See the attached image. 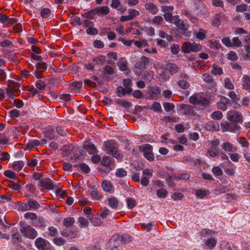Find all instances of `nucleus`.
<instances>
[{
	"label": "nucleus",
	"mask_w": 250,
	"mask_h": 250,
	"mask_svg": "<svg viewBox=\"0 0 250 250\" xmlns=\"http://www.w3.org/2000/svg\"><path fill=\"white\" fill-rule=\"evenodd\" d=\"M170 51L172 54L177 55L179 52V47L178 44H172L170 47Z\"/></svg>",
	"instance_id": "nucleus-51"
},
{
	"label": "nucleus",
	"mask_w": 250,
	"mask_h": 250,
	"mask_svg": "<svg viewBox=\"0 0 250 250\" xmlns=\"http://www.w3.org/2000/svg\"><path fill=\"white\" fill-rule=\"evenodd\" d=\"M24 166V163L22 161H15L12 164V167L15 171H20Z\"/></svg>",
	"instance_id": "nucleus-23"
},
{
	"label": "nucleus",
	"mask_w": 250,
	"mask_h": 250,
	"mask_svg": "<svg viewBox=\"0 0 250 250\" xmlns=\"http://www.w3.org/2000/svg\"><path fill=\"white\" fill-rule=\"evenodd\" d=\"M116 103L122 105L125 108L129 107L131 105V103L126 101V100H122L121 99H118L116 101Z\"/></svg>",
	"instance_id": "nucleus-42"
},
{
	"label": "nucleus",
	"mask_w": 250,
	"mask_h": 250,
	"mask_svg": "<svg viewBox=\"0 0 250 250\" xmlns=\"http://www.w3.org/2000/svg\"><path fill=\"white\" fill-rule=\"evenodd\" d=\"M232 45L233 46L236 47H241L243 44L241 41L238 38V37H234L232 39Z\"/></svg>",
	"instance_id": "nucleus-49"
},
{
	"label": "nucleus",
	"mask_w": 250,
	"mask_h": 250,
	"mask_svg": "<svg viewBox=\"0 0 250 250\" xmlns=\"http://www.w3.org/2000/svg\"><path fill=\"white\" fill-rule=\"evenodd\" d=\"M242 87L243 89L250 92V76L244 75L242 79Z\"/></svg>",
	"instance_id": "nucleus-16"
},
{
	"label": "nucleus",
	"mask_w": 250,
	"mask_h": 250,
	"mask_svg": "<svg viewBox=\"0 0 250 250\" xmlns=\"http://www.w3.org/2000/svg\"><path fill=\"white\" fill-rule=\"evenodd\" d=\"M125 190H128L130 188V184L128 182L120 180L118 183Z\"/></svg>",
	"instance_id": "nucleus-60"
},
{
	"label": "nucleus",
	"mask_w": 250,
	"mask_h": 250,
	"mask_svg": "<svg viewBox=\"0 0 250 250\" xmlns=\"http://www.w3.org/2000/svg\"><path fill=\"white\" fill-rule=\"evenodd\" d=\"M51 13V10L47 8H44L41 11V15L43 18H47L50 16Z\"/></svg>",
	"instance_id": "nucleus-38"
},
{
	"label": "nucleus",
	"mask_w": 250,
	"mask_h": 250,
	"mask_svg": "<svg viewBox=\"0 0 250 250\" xmlns=\"http://www.w3.org/2000/svg\"><path fill=\"white\" fill-rule=\"evenodd\" d=\"M163 105L165 109L168 112L172 110L174 108V105L170 103H164Z\"/></svg>",
	"instance_id": "nucleus-53"
},
{
	"label": "nucleus",
	"mask_w": 250,
	"mask_h": 250,
	"mask_svg": "<svg viewBox=\"0 0 250 250\" xmlns=\"http://www.w3.org/2000/svg\"><path fill=\"white\" fill-rule=\"evenodd\" d=\"M221 128L223 131L237 132L240 130V125L232 122L228 121L222 123Z\"/></svg>",
	"instance_id": "nucleus-4"
},
{
	"label": "nucleus",
	"mask_w": 250,
	"mask_h": 250,
	"mask_svg": "<svg viewBox=\"0 0 250 250\" xmlns=\"http://www.w3.org/2000/svg\"><path fill=\"white\" fill-rule=\"evenodd\" d=\"M211 117L214 120H220L222 118L223 114L219 111H216L211 113Z\"/></svg>",
	"instance_id": "nucleus-44"
},
{
	"label": "nucleus",
	"mask_w": 250,
	"mask_h": 250,
	"mask_svg": "<svg viewBox=\"0 0 250 250\" xmlns=\"http://www.w3.org/2000/svg\"><path fill=\"white\" fill-rule=\"evenodd\" d=\"M35 86L36 87H32L29 89V91L32 94V96L40 93L42 90H44L45 88L46 84L43 81L38 80L36 82Z\"/></svg>",
	"instance_id": "nucleus-8"
},
{
	"label": "nucleus",
	"mask_w": 250,
	"mask_h": 250,
	"mask_svg": "<svg viewBox=\"0 0 250 250\" xmlns=\"http://www.w3.org/2000/svg\"><path fill=\"white\" fill-rule=\"evenodd\" d=\"M96 14L100 15H107L109 12V9L106 6H98L95 8Z\"/></svg>",
	"instance_id": "nucleus-20"
},
{
	"label": "nucleus",
	"mask_w": 250,
	"mask_h": 250,
	"mask_svg": "<svg viewBox=\"0 0 250 250\" xmlns=\"http://www.w3.org/2000/svg\"><path fill=\"white\" fill-rule=\"evenodd\" d=\"M132 239L131 236L126 234L119 236L118 237V239L120 240L121 242L124 243H129L132 240Z\"/></svg>",
	"instance_id": "nucleus-25"
},
{
	"label": "nucleus",
	"mask_w": 250,
	"mask_h": 250,
	"mask_svg": "<svg viewBox=\"0 0 250 250\" xmlns=\"http://www.w3.org/2000/svg\"><path fill=\"white\" fill-rule=\"evenodd\" d=\"M102 165L109 167L111 164V158L109 156H104L101 161Z\"/></svg>",
	"instance_id": "nucleus-35"
},
{
	"label": "nucleus",
	"mask_w": 250,
	"mask_h": 250,
	"mask_svg": "<svg viewBox=\"0 0 250 250\" xmlns=\"http://www.w3.org/2000/svg\"><path fill=\"white\" fill-rule=\"evenodd\" d=\"M106 152L116 159H121L122 156L118 151V144L114 140H110L104 143Z\"/></svg>",
	"instance_id": "nucleus-1"
},
{
	"label": "nucleus",
	"mask_w": 250,
	"mask_h": 250,
	"mask_svg": "<svg viewBox=\"0 0 250 250\" xmlns=\"http://www.w3.org/2000/svg\"><path fill=\"white\" fill-rule=\"evenodd\" d=\"M102 186L103 189L107 192H111L113 188V186H112L111 184L106 181H105L102 183Z\"/></svg>",
	"instance_id": "nucleus-26"
},
{
	"label": "nucleus",
	"mask_w": 250,
	"mask_h": 250,
	"mask_svg": "<svg viewBox=\"0 0 250 250\" xmlns=\"http://www.w3.org/2000/svg\"><path fill=\"white\" fill-rule=\"evenodd\" d=\"M199 30L200 31L195 33L194 35L197 39L203 40L206 38V32L201 28Z\"/></svg>",
	"instance_id": "nucleus-28"
},
{
	"label": "nucleus",
	"mask_w": 250,
	"mask_h": 250,
	"mask_svg": "<svg viewBox=\"0 0 250 250\" xmlns=\"http://www.w3.org/2000/svg\"><path fill=\"white\" fill-rule=\"evenodd\" d=\"M148 62V59L145 58L141 61L137 63V67L139 69H145L146 67V64Z\"/></svg>",
	"instance_id": "nucleus-32"
},
{
	"label": "nucleus",
	"mask_w": 250,
	"mask_h": 250,
	"mask_svg": "<svg viewBox=\"0 0 250 250\" xmlns=\"http://www.w3.org/2000/svg\"><path fill=\"white\" fill-rule=\"evenodd\" d=\"M181 109L184 115H191L193 116L196 115L195 111L190 105L182 104L181 105Z\"/></svg>",
	"instance_id": "nucleus-11"
},
{
	"label": "nucleus",
	"mask_w": 250,
	"mask_h": 250,
	"mask_svg": "<svg viewBox=\"0 0 250 250\" xmlns=\"http://www.w3.org/2000/svg\"><path fill=\"white\" fill-rule=\"evenodd\" d=\"M151 109L154 111L160 112L162 110L161 104L158 102H155L152 105Z\"/></svg>",
	"instance_id": "nucleus-62"
},
{
	"label": "nucleus",
	"mask_w": 250,
	"mask_h": 250,
	"mask_svg": "<svg viewBox=\"0 0 250 250\" xmlns=\"http://www.w3.org/2000/svg\"><path fill=\"white\" fill-rule=\"evenodd\" d=\"M178 85L183 89H187L189 87L188 83L185 80H180L178 82Z\"/></svg>",
	"instance_id": "nucleus-61"
},
{
	"label": "nucleus",
	"mask_w": 250,
	"mask_h": 250,
	"mask_svg": "<svg viewBox=\"0 0 250 250\" xmlns=\"http://www.w3.org/2000/svg\"><path fill=\"white\" fill-rule=\"evenodd\" d=\"M184 195L179 192H176L171 194V198L176 201L182 199Z\"/></svg>",
	"instance_id": "nucleus-55"
},
{
	"label": "nucleus",
	"mask_w": 250,
	"mask_h": 250,
	"mask_svg": "<svg viewBox=\"0 0 250 250\" xmlns=\"http://www.w3.org/2000/svg\"><path fill=\"white\" fill-rule=\"evenodd\" d=\"M166 70L171 75L179 72L180 68L176 64L173 63H168L166 65Z\"/></svg>",
	"instance_id": "nucleus-13"
},
{
	"label": "nucleus",
	"mask_w": 250,
	"mask_h": 250,
	"mask_svg": "<svg viewBox=\"0 0 250 250\" xmlns=\"http://www.w3.org/2000/svg\"><path fill=\"white\" fill-rule=\"evenodd\" d=\"M78 221L82 227H87L89 224L88 220L83 217H79Z\"/></svg>",
	"instance_id": "nucleus-59"
},
{
	"label": "nucleus",
	"mask_w": 250,
	"mask_h": 250,
	"mask_svg": "<svg viewBox=\"0 0 250 250\" xmlns=\"http://www.w3.org/2000/svg\"><path fill=\"white\" fill-rule=\"evenodd\" d=\"M75 222L73 217H67L64 219L63 224L65 227V229L73 226V224Z\"/></svg>",
	"instance_id": "nucleus-24"
},
{
	"label": "nucleus",
	"mask_w": 250,
	"mask_h": 250,
	"mask_svg": "<svg viewBox=\"0 0 250 250\" xmlns=\"http://www.w3.org/2000/svg\"><path fill=\"white\" fill-rule=\"evenodd\" d=\"M115 175L118 177H124L127 175V171L123 168H118L116 170Z\"/></svg>",
	"instance_id": "nucleus-33"
},
{
	"label": "nucleus",
	"mask_w": 250,
	"mask_h": 250,
	"mask_svg": "<svg viewBox=\"0 0 250 250\" xmlns=\"http://www.w3.org/2000/svg\"><path fill=\"white\" fill-rule=\"evenodd\" d=\"M93 61L95 62L97 64H102L105 62V57L104 56L101 55L93 58Z\"/></svg>",
	"instance_id": "nucleus-37"
},
{
	"label": "nucleus",
	"mask_w": 250,
	"mask_h": 250,
	"mask_svg": "<svg viewBox=\"0 0 250 250\" xmlns=\"http://www.w3.org/2000/svg\"><path fill=\"white\" fill-rule=\"evenodd\" d=\"M127 62L124 58H121L118 62V65L120 70L125 71L127 69Z\"/></svg>",
	"instance_id": "nucleus-29"
},
{
	"label": "nucleus",
	"mask_w": 250,
	"mask_h": 250,
	"mask_svg": "<svg viewBox=\"0 0 250 250\" xmlns=\"http://www.w3.org/2000/svg\"><path fill=\"white\" fill-rule=\"evenodd\" d=\"M212 68L213 69V70L212 71V73L214 75H221L223 73V70L222 68L218 66L217 65L215 64H213L212 66Z\"/></svg>",
	"instance_id": "nucleus-40"
},
{
	"label": "nucleus",
	"mask_w": 250,
	"mask_h": 250,
	"mask_svg": "<svg viewBox=\"0 0 250 250\" xmlns=\"http://www.w3.org/2000/svg\"><path fill=\"white\" fill-rule=\"evenodd\" d=\"M221 151L218 147L216 146H211L208 150V153L211 158H216L219 156V151Z\"/></svg>",
	"instance_id": "nucleus-19"
},
{
	"label": "nucleus",
	"mask_w": 250,
	"mask_h": 250,
	"mask_svg": "<svg viewBox=\"0 0 250 250\" xmlns=\"http://www.w3.org/2000/svg\"><path fill=\"white\" fill-rule=\"evenodd\" d=\"M78 231L74 226L65 229V231L62 233V235L65 237L74 238L77 235Z\"/></svg>",
	"instance_id": "nucleus-10"
},
{
	"label": "nucleus",
	"mask_w": 250,
	"mask_h": 250,
	"mask_svg": "<svg viewBox=\"0 0 250 250\" xmlns=\"http://www.w3.org/2000/svg\"><path fill=\"white\" fill-rule=\"evenodd\" d=\"M142 151L144 153V156L149 161L154 160V155L152 152V147L150 144H146L143 145Z\"/></svg>",
	"instance_id": "nucleus-7"
},
{
	"label": "nucleus",
	"mask_w": 250,
	"mask_h": 250,
	"mask_svg": "<svg viewBox=\"0 0 250 250\" xmlns=\"http://www.w3.org/2000/svg\"><path fill=\"white\" fill-rule=\"evenodd\" d=\"M182 51L185 54L189 53L191 52H197L202 49V46L199 43L190 42H184L181 47Z\"/></svg>",
	"instance_id": "nucleus-2"
},
{
	"label": "nucleus",
	"mask_w": 250,
	"mask_h": 250,
	"mask_svg": "<svg viewBox=\"0 0 250 250\" xmlns=\"http://www.w3.org/2000/svg\"><path fill=\"white\" fill-rule=\"evenodd\" d=\"M174 23L177 26L180 30L183 31H187L189 27V25L185 22L183 20L179 18V16H175L174 17L173 21Z\"/></svg>",
	"instance_id": "nucleus-9"
},
{
	"label": "nucleus",
	"mask_w": 250,
	"mask_h": 250,
	"mask_svg": "<svg viewBox=\"0 0 250 250\" xmlns=\"http://www.w3.org/2000/svg\"><path fill=\"white\" fill-rule=\"evenodd\" d=\"M222 42L225 46L228 47H231L233 46L232 42L229 37H224L222 39Z\"/></svg>",
	"instance_id": "nucleus-41"
},
{
	"label": "nucleus",
	"mask_w": 250,
	"mask_h": 250,
	"mask_svg": "<svg viewBox=\"0 0 250 250\" xmlns=\"http://www.w3.org/2000/svg\"><path fill=\"white\" fill-rule=\"evenodd\" d=\"M156 194L159 198H165L167 197V192L164 188H161L157 190Z\"/></svg>",
	"instance_id": "nucleus-36"
},
{
	"label": "nucleus",
	"mask_w": 250,
	"mask_h": 250,
	"mask_svg": "<svg viewBox=\"0 0 250 250\" xmlns=\"http://www.w3.org/2000/svg\"><path fill=\"white\" fill-rule=\"evenodd\" d=\"M29 210H36L39 207L38 202L32 198H29L27 202Z\"/></svg>",
	"instance_id": "nucleus-21"
},
{
	"label": "nucleus",
	"mask_w": 250,
	"mask_h": 250,
	"mask_svg": "<svg viewBox=\"0 0 250 250\" xmlns=\"http://www.w3.org/2000/svg\"><path fill=\"white\" fill-rule=\"evenodd\" d=\"M40 186L44 187L47 189H54L56 187L52 183L51 180L49 178H45L42 180L40 182Z\"/></svg>",
	"instance_id": "nucleus-14"
},
{
	"label": "nucleus",
	"mask_w": 250,
	"mask_h": 250,
	"mask_svg": "<svg viewBox=\"0 0 250 250\" xmlns=\"http://www.w3.org/2000/svg\"><path fill=\"white\" fill-rule=\"evenodd\" d=\"M114 73V70L113 67L109 65H106L103 70V74L111 75Z\"/></svg>",
	"instance_id": "nucleus-43"
},
{
	"label": "nucleus",
	"mask_w": 250,
	"mask_h": 250,
	"mask_svg": "<svg viewBox=\"0 0 250 250\" xmlns=\"http://www.w3.org/2000/svg\"><path fill=\"white\" fill-rule=\"evenodd\" d=\"M132 91V89L124 88L122 86H119L117 88V94L120 97L125 96L126 94L131 95Z\"/></svg>",
	"instance_id": "nucleus-15"
},
{
	"label": "nucleus",
	"mask_w": 250,
	"mask_h": 250,
	"mask_svg": "<svg viewBox=\"0 0 250 250\" xmlns=\"http://www.w3.org/2000/svg\"><path fill=\"white\" fill-rule=\"evenodd\" d=\"M123 85L125 87V88H131V85L132 84V81L129 79H124L123 82Z\"/></svg>",
	"instance_id": "nucleus-63"
},
{
	"label": "nucleus",
	"mask_w": 250,
	"mask_h": 250,
	"mask_svg": "<svg viewBox=\"0 0 250 250\" xmlns=\"http://www.w3.org/2000/svg\"><path fill=\"white\" fill-rule=\"evenodd\" d=\"M202 78L206 83H212L213 82L212 76L208 73L204 74L202 76Z\"/></svg>",
	"instance_id": "nucleus-39"
},
{
	"label": "nucleus",
	"mask_w": 250,
	"mask_h": 250,
	"mask_svg": "<svg viewBox=\"0 0 250 250\" xmlns=\"http://www.w3.org/2000/svg\"><path fill=\"white\" fill-rule=\"evenodd\" d=\"M4 175L10 179H15L16 178V173L10 170H5L4 172Z\"/></svg>",
	"instance_id": "nucleus-48"
},
{
	"label": "nucleus",
	"mask_w": 250,
	"mask_h": 250,
	"mask_svg": "<svg viewBox=\"0 0 250 250\" xmlns=\"http://www.w3.org/2000/svg\"><path fill=\"white\" fill-rule=\"evenodd\" d=\"M146 9L152 14H156L158 12V7L152 2H147L145 4Z\"/></svg>",
	"instance_id": "nucleus-17"
},
{
	"label": "nucleus",
	"mask_w": 250,
	"mask_h": 250,
	"mask_svg": "<svg viewBox=\"0 0 250 250\" xmlns=\"http://www.w3.org/2000/svg\"><path fill=\"white\" fill-rule=\"evenodd\" d=\"M24 217L26 219H30L31 220H35L37 218V216L36 213L30 212L25 213L24 215Z\"/></svg>",
	"instance_id": "nucleus-58"
},
{
	"label": "nucleus",
	"mask_w": 250,
	"mask_h": 250,
	"mask_svg": "<svg viewBox=\"0 0 250 250\" xmlns=\"http://www.w3.org/2000/svg\"><path fill=\"white\" fill-rule=\"evenodd\" d=\"M126 202L127 207L129 208H132L136 205L135 200L132 198H127L126 199Z\"/></svg>",
	"instance_id": "nucleus-47"
},
{
	"label": "nucleus",
	"mask_w": 250,
	"mask_h": 250,
	"mask_svg": "<svg viewBox=\"0 0 250 250\" xmlns=\"http://www.w3.org/2000/svg\"><path fill=\"white\" fill-rule=\"evenodd\" d=\"M110 213L111 212L108 209L104 208L100 211L99 215L102 218L105 219Z\"/></svg>",
	"instance_id": "nucleus-46"
},
{
	"label": "nucleus",
	"mask_w": 250,
	"mask_h": 250,
	"mask_svg": "<svg viewBox=\"0 0 250 250\" xmlns=\"http://www.w3.org/2000/svg\"><path fill=\"white\" fill-rule=\"evenodd\" d=\"M108 205L113 208H116L118 206V202L115 197L109 198L108 199Z\"/></svg>",
	"instance_id": "nucleus-31"
},
{
	"label": "nucleus",
	"mask_w": 250,
	"mask_h": 250,
	"mask_svg": "<svg viewBox=\"0 0 250 250\" xmlns=\"http://www.w3.org/2000/svg\"><path fill=\"white\" fill-rule=\"evenodd\" d=\"M88 219L94 226L99 227L101 226L102 222L98 217L92 215L91 216H89Z\"/></svg>",
	"instance_id": "nucleus-22"
},
{
	"label": "nucleus",
	"mask_w": 250,
	"mask_h": 250,
	"mask_svg": "<svg viewBox=\"0 0 250 250\" xmlns=\"http://www.w3.org/2000/svg\"><path fill=\"white\" fill-rule=\"evenodd\" d=\"M93 46L97 48H102L104 47V44L101 40H95L93 42Z\"/></svg>",
	"instance_id": "nucleus-64"
},
{
	"label": "nucleus",
	"mask_w": 250,
	"mask_h": 250,
	"mask_svg": "<svg viewBox=\"0 0 250 250\" xmlns=\"http://www.w3.org/2000/svg\"><path fill=\"white\" fill-rule=\"evenodd\" d=\"M227 118L229 121L232 122L240 125L243 123V118L242 114L237 111H229L227 114Z\"/></svg>",
	"instance_id": "nucleus-5"
},
{
	"label": "nucleus",
	"mask_w": 250,
	"mask_h": 250,
	"mask_svg": "<svg viewBox=\"0 0 250 250\" xmlns=\"http://www.w3.org/2000/svg\"><path fill=\"white\" fill-rule=\"evenodd\" d=\"M20 231L24 236L31 239L35 238L38 235L35 229L28 225L21 226Z\"/></svg>",
	"instance_id": "nucleus-3"
},
{
	"label": "nucleus",
	"mask_w": 250,
	"mask_h": 250,
	"mask_svg": "<svg viewBox=\"0 0 250 250\" xmlns=\"http://www.w3.org/2000/svg\"><path fill=\"white\" fill-rule=\"evenodd\" d=\"M73 149L74 147L72 144L64 146L61 148V150L64 152L66 154H70Z\"/></svg>",
	"instance_id": "nucleus-30"
},
{
	"label": "nucleus",
	"mask_w": 250,
	"mask_h": 250,
	"mask_svg": "<svg viewBox=\"0 0 250 250\" xmlns=\"http://www.w3.org/2000/svg\"><path fill=\"white\" fill-rule=\"evenodd\" d=\"M228 59L232 61H237L238 59L236 53L233 51H230L228 54Z\"/></svg>",
	"instance_id": "nucleus-45"
},
{
	"label": "nucleus",
	"mask_w": 250,
	"mask_h": 250,
	"mask_svg": "<svg viewBox=\"0 0 250 250\" xmlns=\"http://www.w3.org/2000/svg\"><path fill=\"white\" fill-rule=\"evenodd\" d=\"M149 92L151 93V97L155 98L160 95V90L157 87H153L150 88Z\"/></svg>",
	"instance_id": "nucleus-34"
},
{
	"label": "nucleus",
	"mask_w": 250,
	"mask_h": 250,
	"mask_svg": "<svg viewBox=\"0 0 250 250\" xmlns=\"http://www.w3.org/2000/svg\"><path fill=\"white\" fill-rule=\"evenodd\" d=\"M111 6L114 8H116L118 10H121V1L120 0H112Z\"/></svg>",
	"instance_id": "nucleus-52"
},
{
	"label": "nucleus",
	"mask_w": 250,
	"mask_h": 250,
	"mask_svg": "<svg viewBox=\"0 0 250 250\" xmlns=\"http://www.w3.org/2000/svg\"><path fill=\"white\" fill-rule=\"evenodd\" d=\"M95 15H96V12L94 8L93 9L90 10L87 12H85L83 14L82 16L85 18L93 19Z\"/></svg>",
	"instance_id": "nucleus-27"
},
{
	"label": "nucleus",
	"mask_w": 250,
	"mask_h": 250,
	"mask_svg": "<svg viewBox=\"0 0 250 250\" xmlns=\"http://www.w3.org/2000/svg\"><path fill=\"white\" fill-rule=\"evenodd\" d=\"M83 147L85 149L88 150L89 154H93L97 152V149L95 145L90 142H86Z\"/></svg>",
	"instance_id": "nucleus-18"
},
{
	"label": "nucleus",
	"mask_w": 250,
	"mask_h": 250,
	"mask_svg": "<svg viewBox=\"0 0 250 250\" xmlns=\"http://www.w3.org/2000/svg\"><path fill=\"white\" fill-rule=\"evenodd\" d=\"M216 244V241L214 238H211L207 240L206 242V245L209 248L214 247Z\"/></svg>",
	"instance_id": "nucleus-54"
},
{
	"label": "nucleus",
	"mask_w": 250,
	"mask_h": 250,
	"mask_svg": "<svg viewBox=\"0 0 250 250\" xmlns=\"http://www.w3.org/2000/svg\"><path fill=\"white\" fill-rule=\"evenodd\" d=\"M225 87L228 89L232 90L234 86L231 83L230 80L229 78H227L225 80Z\"/></svg>",
	"instance_id": "nucleus-50"
},
{
	"label": "nucleus",
	"mask_w": 250,
	"mask_h": 250,
	"mask_svg": "<svg viewBox=\"0 0 250 250\" xmlns=\"http://www.w3.org/2000/svg\"><path fill=\"white\" fill-rule=\"evenodd\" d=\"M222 148L226 151H232V145L229 142L223 144Z\"/></svg>",
	"instance_id": "nucleus-56"
},
{
	"label": "nucleus",
	"mask_w": 250,
	"mask_h": 250,
	"mask_svg": "<svg viewBox=\"0 0 250 250\" xmlns=\"http://www.w3.org/2000/svg\"><path fill=\"white\" fill-rule=\"evenodd\" d=\"M35 244L39 250H50L52 248L48 242L41 237L35 240Z\"/></svg>",
	"instance_id": "nucleus-6"
},
{
	"label": "nucleus",
	"mask_w": 250,
	"mask_h": 250,
	"mask_svg": "<svg viewBox=\"0 0 250 250\" xmlns=\"http://www.w3.org/2000/svg\"><path fill=\"white\" fill-rule=\"evenodd\" d=\"M230 101L229 99L226 97H221L219 102L217 103V107L219 109L222 110H226L227 106L230 104Z\"/></svg>",
	"instance_id": "nucleus-12"
},
{
	"label": "nucleus",
	"mask_w": 250,
	"mask_h": 250,
	"mask_svg": "<svg viewBox=\"0 0 250 250\" xmlns=\"http://www.w3.org/2000/svg\"><path fill=\"white\" fill-rule=\"evenodd\" d=\"M165 20L167 21H169L172 23L173 21L174 17L171 12H166L164 15Z\"/></svg>",
	"instance_id": "nucleus-57"
}]
</instances>
